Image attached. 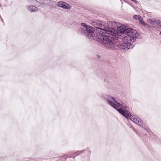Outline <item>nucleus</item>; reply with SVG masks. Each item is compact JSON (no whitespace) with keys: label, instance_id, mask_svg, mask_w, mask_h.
<instances>
[{"label":"nucleus","instance_id":"nucleus-4","mask_svg":"<svg viewBox=\"0 0 161 161\" xmlns=\"http://www.w3.org/2000/svg\"><path fill=\"white\" fill-rule=\"evenodd\" d=\"M114 101L115 102L114 103L113 102L111 101H109V103L110 105L112 106L113 108L116 109L121 114L123 115L124 116L127 118H129V117L130 116L129 113L127 111H124L122 108H117L120 106H121L125 108V104L122 103H119L115 101L114 99H113Z\"/></svg>","mask_w":161,"mask_h":161},{"label":"nucleus","instance_id":"nucleus-9","mask_svg":"<svg viewBox=\"0 0 161 161\" xmlns=\"http://www.w3.org/2000/svg\"><path fill=\"white\" fill-rule=\"evenodd\" d=\"M62 8L65 9H69L70 8V5H69L68 4L65 3V4H64Z\"/></svg>","mask_w":161,"mask_h":161},{"label":"nucleus","instance_id":"nucleus-7","mask_svg":"<svg viewBox=\"0 0 161 161\" xmlns=\"http://www.w3.org/2000/svg\"><path fill=\"white\" fill-rule=\"evenodd\" d=\"M28 9L31 12L36 11H38V8L36 6L31 5L28 7Z\"/></svg>","mask_w":161,"mask_h":161},{"label":"nucleus","instance_id":"nucleus-16","mask_svg":"<svg viewBox=\"0 0 161 161\" xmlns=\"http://www.w3.org/2000/svg\"><path fill=\"white\" fill-rule=\"evenodd\" d=\"M130 0L132 1H133L134 2H136V0Z\"/></svg>","mask_w":161,"mask_h":161},{"label":"nucleus","instance_id":"nucleus-8","mask_svg":"<svg viewBox=\"0 0 161 161\" xmlns=\"http://www.w3.org/2000/svg\"><path fill=\"white\" fill-rule=\"evenodd\" d=\"M134 120L135 121L133 122L141 126L143 124L142 121L139 119H137L136 118V120Z\"/></svg>","mask_w":161,"mask_h":161},{"label":"nucleus","instance_id":"nucleus-14","mask_svg":"<svg viewBox=\"0 0 161 161\" xmlns=\"http://www.w3.org/2000/svg\"><path fill=\"white\" fill-rule=\"evenodd\" d=\"M81 25L82 26H84V27L86 29V28L87 26H88V25H86V24L85 23H82Z\"/></svg>","mask_w":161,"mask_h":161},{"label":"nucleus","instance_id":"nucleus-10","mask_svg":"<svg viewBox=\"0 0 161 161\" xmlns=\"http://www.w3.org/2000/svg\"><path fill=\"white\" fill-rule=\"evenodd\" d=\"M147 22L151 25H153L155 23V21L152 20L151 19H148L147 20Z\"/></svg>","mask_w":161,"mask_h":161},{"label":"nucleus","instance_id":"nucleus-2","mask_svg":"<svg viewBox=\"0 0 161 161\" xmlns=\"http://www.w3.org/2000/svg\"><path fill=\"white\" fill-rule=\"evenodd\" d=\"M91 23L92 25L98 29L99 30L106 31V33L108 34L111 36L116 34V30L114 29V27L112 22H108L107 26H106L105 23L104 22L99 20L92 21Z\"/></svg>","mask_w":161,"mask_h":161},{"label":"nucleus","instance_id":"nucleus-12","mask_svg":"<svg viewBox=\"0 0 161 161\" xmlns=\"http://www.w3.org/2000/svg\"><path fill=\"white\" fill-rule=\"evenodd\" d=\"M155 23L158 26L161 27V21L159 20H155Z\"/></svg>","mask_w":161,"mask_h":161},{"label":"nucleus","instance_id":"nucleus-3","mask_svg":"<svg viewBox=\"0 0 161 161\" xmlns=\"http://www.w3.org/2000/svg\"><path fill=\"white\" fill-rule=\"evenodd\" d=\"M98 38L99 39L102 43L106 45L107 47H119V43L116 40L115 41L114 39L110 36H106L101 34L98 33L97 34Z\"/></svg>","mask_w":161,"mask_h":161},{"label":"nucleus","instance_id":"nucleus-13","mask_svg":"<svg viewBox=\"0 0 161 161\" xmlns=\"http://www.w3.org/2000/svg\"><path fill=\"white\" fill-rule=\"evenodd\" d=\"M129 118H130V119L133 122L135 121L134 120H136V118L135 117L131 115H130Z\"/></svg>","mask_w":161,"mask_h":161},{"label":"nucleus","instance_id":"nucleus-1","mask_svg":"<svg viewBox=\"0 0 161 161\" xmlns=\"http://www.w3.org/2000/svg\"><path fill=\"white\" fill-rule=\"evenodd\" d=\"M121 27H119L116 30V33L112 36L118 37L119 36H125L123 38V42L120 44L121 48L123 50H127L133 47V45L131 43L133 42L139 36L137 32L133 29L126 28L121 30Z\"/></svg>","mask_w":161,"mask_h":161},{"label":"nucleus","instance_id":"nucleus-6","mask_svg":"<svg viewBox=\"0 0 161 161\" xmlns=\"http://www.w3.org/2000/svg\"><path fill=\"white\" fill-rule=\"evenodd\" d=\"M133 18L136 19H138L139 20L140 23L143 25L144 26H146V25L147 24L144 22L142 19L140 15H134L133 16Z\"/></svg>","mask_w":161,"mask_h":161},{"label":"nucleus","instance_id":"nucleus-15","mask_svg":"<svg viewBox=\"0 0 161 161\" xmlns=\"http://www.w3.org/2000/svg\"><path fill=\"white\" fill-rule=\"evenodd\" d=\"M130 0L132 1H133L134 2H136V0Z\"/></svg>","mask_w":161,"mask_h":161},{"label":"nucleus","instance_id":"nucleus-5","mask_svg":"<svg viewBox=\"0 0 161 161\" xmlns=\"http://www.w3.org/2000/svg\"><path fill=\"white\" fill-rule=\"evenodd\" d=\"M94 28L91 26H87L86 29V31L85 33L86 34L88 35V36H92V35L94 33Z\"/></svg>","mask_w":161,"mask_h":161},{"label":"nucleus","instance_id":"nucleus-11","mask_svg":"<svg viewBox=\"0 0 161 161\" xmlns=\"http://www.w3.org/2000/svg\"><path fill=\"white\" fill-rule=\"evenodd\" d=\"M64 4H65V3L63 2H59L57 3L58 5L61 7H62Z\"/></svg>","mask_w":161,"mask_h":161}]
</instances>
